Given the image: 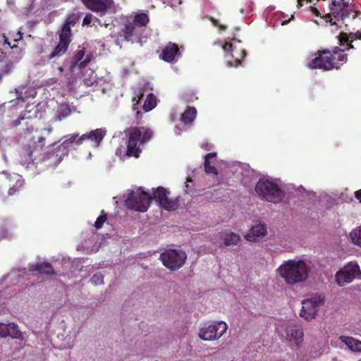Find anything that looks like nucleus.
<instances>
[{"mask_svg":"<svg viewBox=\"0 0 361 361\" xmlns=\"http://www.w3.org/2000/svg\"><path fill=\"white\" fill-rule=\"evenodd\" d=\"M212 22H213V24H214V25H216V26H217V25H218V24H217V23H218V22H217V20H216L212 19Z\"/></svg>","mask_w":361,"mask_h":361,"instance_id":"56","label":"nucleus"},{"mask_svg":"<svg viewBox=\"0 0 361 361\" xmlns=\"http://www.w3.org/2000/svg\"><path fill=\"white\" fill-rule=\"evenodd\" d=\"M224 322H215L204 324L200 329L199 337L204 341L219 339L227 330Z\"/></svg>","mask_w":361,"mask_h":361,"instance_id":"8","label":"nucleus"},{"mask_svg":"<svg viewBox=\"0 0 361 361\" xmlns=\"http://www.w3.org/2000/svg\"><path fill=\"white\" fill-rule=\"evenodd\" d=\"M4 73H2L1 72H0V82L1 81L3 77H4Z\"/></svg>","mask_w":361,"mask_h":361,"instance_id":"57","label":"nucleus"},{"mask_svg":"<svg viewBox=\"0 0 361 361\" xmlns=\"http://www.w3.org/2000/svg\"><path fill=\"white\" fill-rule=\"evenodd\" d=\"M78 20V16L74 13L70 15L67 18L59 33V44L52 51V52L47 56L49 61L54 62L56 59H58L66 53L68 46L71 42V28L76 24Z\"/></svg>","mask_w":361,"mask_h":361,"instance_id":"4","label":"nucleus"},{"mask_svg":"<svg viewBox=\"0 0 361 361\" xmlns=\"http://www.w3.org/2000/svg\"><path fill=\"white\" fill-rule=\"evenodd\" d=\"M93 18L95 19V20L99 21V19L95 17L94 18L91 13H87L83 18L82 25H89L92 23Z\"/></svg>","mask_w":361,"mask_h":361,"instance_id":"44","label":"nucleus"},{"mask_svg":"<svg viewBox=\"0 0 361 361\" xmlns=\"http://www.w3.org/2000/svg\"><path fill=\"white\" fill-rule=\"evenodd\" d=\"M1 173L9 182L15 183L14 184L11 183L9 185L10 188L8 191L9 195L15 194V192L24 185V180L19 174L15 173H11L6 171H3Z\"/></svg>","mask_w":361,"mask_h":361,"instance_id":"19","label":"nucleus"},{"mask_svg":"<svg viewBox=\"0 0 361 361\" xmlns=\"http://www.w3.org/2000/svg\"><path fill=\"white\" fill-rule=\"evenodd\" d=\"M11 235V233L6 228L0 227V240L9 238Z\"/></svg>","mask_w":361,"mask_h":361,"instance_id":"45","label":"nucleus"},{"mask_svg":"<svg viewBox=\"0 0 361 361\" xmlns=\"http://www.w3.org/2000/svg\"><path fill=\"white\" fill-rule=\"evenodd\" d=\"M23 39V34L21 33V32L18 31L16 34V36L13 37V41L15 42V44L16 42H18V41L21 40Z\"/></svg>","mask_w":361,"mask_h":361,"instance_id":"49","label":"nucleus"},{"mask_svg":"<svg viewBox=\"0 0 361 361\" xmlns=\"http://www.w3.org/2000/svg\"><path fill=\"white\" fill-rule=\"evenodd\" d=\"M361 278L360 267L355 262H350L336 274V279L338 285L344 286L350 283L355 279Z\"/></svg>","mask_w":361,"mask_h":361,"instance_id":"9","label":"nucleus"},{"mask_svg":"<svg viewBox=\"0 0 361 361\" xmlns=\"http://www.w3.org/2000/svg\"><path fill=\"white\" fill-rule=\"evenodd\" d=\"M92 56L90 54H85V49L79 47L73 56L70 59L69 69L74 71L75 68H83L90 62Z\"/></svg>","mask_w":361,"mask_h":361,"instance_id":"15","label":"nucleus"},{"mask_svg":"<svg viewBox=\"0 0 361 361\" xmlns=\"http://www.w3.org/2000/svg\"><path fill=\"white\" fill-rule=\"evenodd\" d=\"M3 39H4V43L5 44H8L11 49L16 50L17 56H12L11 58H14L15 62H18L23 57L22 50L18 47V45L16 44H11L8 38L6 35L3 36Z\"/></svg>","mask_w":361,"mask_h":361,"instance_id":"33","label":"nucleus"},{"mask_svg":"<svg viewBox=\"0 0 361 361\" xmlns=\"http://www.w3.org/2000/svg\"><path fill=\"white\" fill-rule=\"evenodd\" d=\"M350 238L355 245L361 247V226L352 231L350 233Z\"/></svg>","mask_w":361,"mask_h":361,"instance_id":"37","label":"nucleus"},{"mask_svg":"<svg viewBox=\"0 0 361 361\" xmlns=\"http://www.w3.org/2000/svg\"><path fill=\"white\" fill-rule=\"evenodd\" d=\"M66 62H69L70 63V59H67L66 61H64L63 66H66Z\"/></svg>","mask_w":361,"mask_h":361,"instance_id":"61","label":"nucleus"},{"mask_svg":"<svg viewBox=\"0 0 361 361\" xmlns=\"http://www.w3.org/2000/svg\"><path fill=\"white\" fill-rule=\"evenodd\" d=\"M223 49L226 52H230L233 51V44L231 43L226 42L224 46Z\"/></svg>","mask_w":361,"mask_h":361,"instance_id":"48","label":"nucleus"},{"mask_svg":"<svg viewBox=\"0 0 361 361\" xmlns=\"http://www.w3.org/2000/svg\"><path fill=\"white\" fill-rule=\"evenodd\" d=\"M318 56L310 59L307 63V67L310 69H322L329 71L334 68L338 69L341 66L347 61V54L344 53V49L338 47L334 48L332 51L325 49L318 51Z\"/></svg>","mask_w":361,"mask_h":361,"instance_id":"2","label":"nucleus"},{"mask_svg":"<svg viewBox=\"0 0 361 361\" xmlns=\"http://www.w3.org/2000/svg\"><path fill=\"white\" fill-rule=\"evenodd\" d=\"M181 99L184 102L189 103L194 102L195 99H197V97L195 96V94L192 90H188L184 91L182 93Z\"/></svg>","mask_w":361,"mask_h":361,"instance_id":"38","label":"nucleus"},{"mask_svg":"<svg viewBox=\"0 0 361 361\" xmlns=\"http://www.w3.org/2000/svg\"><path fill=\"white\" fill-rule=\"evenodd\" d=\"M309 270L308 266L302 259L288 260L278 268L281 276L290 285L305 281L309 276Z\"/></svg>","mask_w":361,"mask_h":361,"instance_id":"3","label":"nucleus"},{"mask_svg":"<svg viewBox=\"0 0 361 361\" xmlns=\"http://www.w3.org/2000/svg\"><path fill=\"white\" fill-rule=\"evenodd\" d=\"M197 111L195 107H188L181 116V120L185 123H191L195 118Z\"/></svg>","mask_w":361,"mask_h":361,"instance_id":"30","label":"nucleus"},{"mask_svg":"<svg viewBox=\"0 0 361 361\" xmlns=\"http://www.w3.org/2000/svg\"><path fill=\"white\" fill-rule=\"evenodd\" d=\"M341 46H345V49H353L352 42L355 39H361V30L349 34L341 32L338 37Z\"/></svg>","mask_w":361,"mask_h":361,"instance_id":"21","label":"nucleus"},{"mask_svg":"<svg viewBox=\"0 0 361 361\" xmlns=\"http://www.w3.org/2000/svg\"><path fill=\"white\" fill-rule=\"evenodd\" d=\"M255 191L259 197L273 203L281 202L284 196L283 190L276 183L265 178L258 180Z\"/></svg>","mask_w":361,"mask_h":361,"instance_id":"5","label":"nucleus"},{"mask_svg":"<svg viewBox=\"0 0 361 361\" xmlns=\"http://www.w3.org/2000/svg\"><path fill=\"white\" fill-rule=\"evenodd\" d=\"M5 111V106L4 104L0 105V115H2Z\"/></svg>","mask_w":361,"mask_h":361,"instance_id":"52","label":"nucleus"},{"mask_svg":"<svg viewBox=\"0 0 361 361\" xmlns=\"http://www.w3.org/2000/svg\"><path fill=\"white\" fill-rule=\"evenodd\" d=\"M92 12L103 16L109 12H114V0H80Z\"/></svg>","mask_w":361,"mask_h":361,"instance_id":"13","label":"nucleus"},{"mask_svg":"<svg viewBox=\"0 0 361 361\" xmlns=\"http://www.w3.org/2000/svg\"><path fill=\"white\" fill-rule=\"evenodd\" d=\"M355 197L361 202V189L355 192Z\"/></svg>","mask_w":361,"mask_h":361,"instance_id":"51","label":"nucleus"},{"mask_svg":"<svg viewBox=\"0 0 361 361\" xmlns=\"http://www.w3.org/2000/svg\"><path fill=\"white\" fill-rule=\"evenodd\" d=\"M326 22H329L331 23V25H335L336 23H331V20H326Z\"/></svg>","mask_w":361,"mask_h":361,"instance_id":"58","label":"nucleus"},{"mask_svg":"<svg viewBox=\"0 0 361 361\" xmlns=\"http://www.w3.org/2000/svg\"><path fill=\"white\" fill-rule=\"evenodd\" d=\"M142 33V28L136 26L135 23L128 20L123 24L120 35L121 37H123L124 39L126 41H130L132 43H137L140 42Z\"/></svg>","mask_w":361,"mask_h":361,"instance_id":"14","label":"nucleus"},{"mask_svg":"<svg viewBox=\"0 0 361 361\" xmlns=\"http://www.w3.org/2000/svg\"><path fill=\"white\" fill-rule=\"evenodd\" d=\"M220 28H221V30H226V27H225V26H224V25H221V26H220Z\"/></svg>","mask_w":361,"mask_h":361,"instance_id":"59","label":"nucleus"},{"mask_svg":"<svg viewBox=\"0 0 361 361\" xmlns=\"http://www.w3.org/2000/svg\"><path fill=\"white\" fill-rule=\"evenodd\" d=\"M106 214L104 212V211H102L101 215L99 217H97L94 223V227L97 229L101 228L104 223L106 221Z\"/></svg>","mask_w":361,"mask_h":361,"instance_id":"41","label":"nucleus"},{"mask_svg":"<svg viewBox=\"0 0 361 361\" xmlns=\"http://www.w3.org/2000/svg\"><path fill=\"white\" fill-rule=\"evenodd\" d=\"M71 114V110L69 107V106L66 104H63L60 106L59 111H58V115H57V119L59 121H62L63 119L66 118L68 116H70Z\"/></svg>","mask_w":361,"mask_h":361,"instance_id":"35","label":"nucleus"},{"mask_svg":"<svg viewBox=\"0 0 361 361\" xmlns=\"http://www.w3.org/2000/svg\"><path fill=\"white\" fill-rule=\"evenodd\" d=\"M90 282L94 286L102 285L104 283V274L100 272L96 273L90 279Z\"/></svg>","mask_w":361,"mask_h":361,"instance_id":"40","label":"nucleus"},{"mask_svg":"<svg viewBox=\"0 0 361 361\" xmlns=\"http://www.w3.org/2000/svg\"><path fill=\"white\" fill-rule=\"evenodd\" d=\"M149 17L146 13H137L135 16L134 19L132 23H135L136 26H139V27H141L144 30V27L147 25V24L149 23Z\"/></svg>","mask_w":361,"mask_h":361,"instance_id":"31","label":"nucleus"},{"mask_svg":"<svg viewBox=\"0 0 361 361\" xmlns=\"http://www.w3.org/2000/svg\"><path fill=\"white\" fill-rule=\"evenodd\" d=\"M106 134L105 128H97L82 135L83 140H90L94 142V146L97 147Z\"/></svg>","mask_w":361,"mask_h":361,"instance_id":"22","label":"nucleus"},{"mask_svg":"<svg viewBox=\"0 0 361 361\" xmlns=\"http://www.w3.org/2000/svg\"><path fill=\"white\" fill-rule=\"evenodd\" d=\"M217 238V244L219 247L235 245L240 240V236L238 233L229 231L219 233Z\"/></svg>","mask_w":361,"mask_h":361,"instance_id":"17","label":"nucleus"},{"mask_svg":"<svg viewBox=\"0 0 361 361\" xmlns=\"http://www.w3.org/2000/svg\"><path fill=\"white\" fill-rule=\"evenodd\" d=\"M128 136L127 145V155L128 157H135L138 158L141 149L140 145L141 143L142 129L138 127H131L126 130Z\"/></svg>","mask_w":361,"mask_h":361,"instance_id":"10","label":"nucleus"},{"mask_svg":"<svg viewBox=\"0 0 361 361\" xmlns=\"http://www.w3.org/2000/svg\"><path fill=\"white\" fill-rule=\"evenodd\" d=\"M354 10L351 5L348 4V6H345L343 9H342L337 17H334L338 20H344L347 18H350L351 15H353V18H355V15L354 14Z\"/></svg>","mask_w":361,"mask_h":361,"instance_id":"32","label":"nucleus"},{"mask_svg":"<svg viewBox=\"0 0 361 361\" xmlns=\"http://www.w3.org/2000/svg\"><path fill=\"white\" fill-rule=\"evenodd\" d=\"M64 141L57 146L61 149L62 154L68 155L69 151L73 149V145H80L83 142V136L79 135L78 133H73L63 137Z\"/></svg>","mask_w":361,"mask_h":361,"instance_id":"16","label":"nucleus"},{"mask_svg":"<svg viewBox=\"0 0 361 361\" xmlns=\"http://www.w3.org/2000/svg\"><path fill=\"white\" fill-rule=\"evenodd\" d=\"M152 196L149 192L138 188L136 190L130 191L125 200L128 209L139 212H146L152 202Z\"/></svg>","mask_w":361,"mask_h":361,"instance_id":"6","label":"nucleus"},{"mask_svg":"<svg viewBox=\"0 0 361 361\" xmlns=\"http://www.w3.org/2000/svg\"><path fill=\"white\" fill-rule=\"evenodd\" d=\"M348 2L345 1V0H331L330 10L332 15L334 17H337L340 11L343 9L345 6H348Z\"/></svg>","mask_w":361,"mask_h":361,"instance_id":"29","label":"nucleus"},{"mask_svg":"<svg viewBox=\"0 0 361 361\" xmlns=\"http://www.w3.org/2000/svg\"><path fill=\"white\" fill-rule=\"evenodd\" d=\"M25 116H19L16 120L13 121L15 126H18L20 124L22 120H24Z\"/></svg>","mask_w":361,"mask_h":361,"instance_id":"50","label":"nucleus"},{"mask_svg":"<svg viewBox=\"0 0 361 361\" xmlns=\"http://www.w3.org/2000/svg\"><path fill=\"white\" fill-rule=\"evenodd\" d=\"M241 183L245 186H248L255 178V171L246 164H241Z\"/></svg>","mask_w":361,"mask_h":361,"instance_id":"25","label":"nucleus"},{"mask_svg":"<svg viewBox=\"0 0 361 361\" xmlns=\"http://www.w3.org/2000/svg\"><path fill=\"white\" fill-rule=\"evenodd\" d=\"M8 331L9 334L8 336L11 337L12 338L18 339L20 341H25L24 333L20 331L18 329V326L15 323H9L8 324Z\"/></svg>","mask_w":361,"mask_h":361,"instance_id":"28","label":"nucleus"},{"mask_svg":"<svg viewBox=\"0 0 361 361\" xmlns=\"http://www.w3.org/2000/svg\"><path fill=\"white\" fill-rule=\"evenodd\" d=\"M8 334H9L8 324H5L0 323V336L2 338H6L8 336Z\"/></svg>","mask_w":361,"mask_h":361,"instance_id":"43","label":"nucleus"},{"mask_svg":"<svg viewBox=\"0 0 361 361\" xmlns=\"http://www.w3.org/2000/svg\"><path fill=\"white\" fill-rule=\"evenodd\" d=\"M44 145V137H33L28 145L24 147L20 152V164L26 169L33 170L35 173H38L61 163L66 154H62L56 142L53 143L47 152L39 154Z\"/></svg>","mask_w":361,"mask_h":361,"instance_id":"1","label":"nucleus"},{"mask_svg":"<svg viewBox=\"0 0 361 361\" xmlns=\"http://www.w3.org/2000/svg\"><path fill=\"white\" fill-rule=\"evenodd\" d=\"M178 54V46L173 43H169L163 49L160 58L166 62H172Z\"/></svg>","mask_w":361,"mask_h":361,"instance_id":"23","label":"nucleus"},{"mask_svg":"<svg viewBox=\"0 0 361 361\" xmlns=\"http://www.w3.org/2000/svg\"><path fill=\"white\" fill-rule=\"evenodd\" d=\"M339 340L345 343L348 348L354 352H361V341L350 336H341Z\"/></svg>","mask_w":361,"mask_h":361,"instance_id":"26","label":"nucleus"},{"mask_svg":"<svg viewBox=\"0 0 361 361\" xmlns=\"http://www.w3.org/2000/svg\"><path fill=\"white\" fill-rule=\"evenodd\" d=\"M242 53H243V56H245V54H246L245 51V50H243V51H242Z\"/></svg>","mask_w":361,"mask_h":361,"instance_id":"62","label":"nucleus"},{"mask_svg":"<svg viewBox=\"0 0 361 361\" xmlns=\"http://www.w3.org/2000/svg\"><path fill=\"white\" fill-rule=\"evenodd\" d=\"M216 157V152H211L205 155L204 157V171L208 174H214L217 175L218 171L216 169V167L210 165V159L215 158Z\"/></svg>","mask_w":361,"mask_h":361,"instance_id":"27","label":"nucleus"},{"mask_svg":"<svg viewBox=\"0 0 361 361\" xmlns=\"http://www.w3.org/2000/svg\"><path fill=\"white\" fill-rule=\"evenodd\" d=\"M201 147L204 150L209 151L213 148V145L206 141L201 144Z\"/></svg>","mask_w":361,"mask_h":361,"instance_id":"47","label":"nucleus"},{"mask_svg":"<svg viewBox=\"0 0 361 361\" xmlns=\"http://www.w3.org/2000/svg\"><path fill=\"white\" fill-rule=\"evenodd\" d=\"M186 258V253L178 249H168L159 256L164 266L171 271H176L182 267Z\"/></svg>","mask_w":361,"mask_h":361,"instance_id":"7","label":"nucleus"},{"mask_svg":"<svg viewBox=\"0 0 361 361\" xmlns=\"http://www.w3.org/2000/svg\"><path fill=\"white\" fill-rule=\"evenodd\" d=\"M157 105V98L152 94L150 93L148 94L147 99L145 101V104L143 105V109L145 111H149L153 109Z\"/></svg>","mask_w":361,"mask_h":361,"instance_id":"34","label":"nucleus"},{"mask_svg":"<svg viewBox=\"0 0 361 361\" xmlns=\"http://www.w3.org/2000/svg\"><path fill=\"white\" fill-rule=\"evenodd\" d=\"M285 332L286 339L296 345L300 343L303 340V331L300 326L288 325L286 327Z\"/></svg>","mask_w":361,"mask_h":361,"instance_id":"18","label":"nucleus"},{"mask_svg":"<svg viewBox=\"0 0 361 361\" xmlns=\"http://www.w3.org/2000/svg\"><path fill=\"white\" fill-rule=\"evenodd\" d=\"M90 315V311L85 307H78L74 312V317L78 318V319H82L83 321L87 319Z\"/></svg>","mask_w":361,"mask_h":361,"instance_id":"36","label":"nucleus"},{"mask_svg":"<svg viewBox=\"0 0 361 361\" xmlns=\"http://www.w3.org/2000/svg\"><path fill=\"white\" fill-rule=\"evenodd\" d=\"M58 70H59L60 72H62V71H63V70H64V67H63V66H59V67L58 68Z\"/></svg>","mask_w":361,"mask_h":361,"instance_id":"55","label":"nucleus"},{"mask_svg":"<svg viewBox=\"0 0 361 361\" xmlns=\"http://www.w3.org/2000/svg\"><path fill=\"white\" fill-rule=\"evenodd\" d=\"M267 233L266 226L262 224H258L250 228V232L245 238L248 241L258 242L267 235Z\"/></svg>","mask_w":361,"mask_h":361,"instance_id":"20","label":"nucleus"},{"mask_svg":"<svg viewBox=\"0 0 361 361\" xmlns=\"http://www.w3.org/2000/svg\"><path fill=\"white\" fill-rule=\"evenodd\" d=\"M241 63V61L238 59H235L233 62L231 61H228L227 63H226V65L228 67H233V66H235V67H237Z\"/></svg>","mask_w":361,"mask_h":361,"instance_id":"46","label":"nucleus"},{"mask_svg":"<svg viewBox=\"0 0 361 361\" xmlns=\"http://www.w3.org/2000/svg\"><path fill=\"white\" fill-rule=\"evenodd\" d=\"M312 12L317 16H319V11L316 8H312Z\"/></svg>","mask_w":361,"mask_h":361,"instance_id":"53","label":"nucleus"},{"mask_svg":"<svg viewBox=\"0 0 361 361\" xmlns=\"http://www.w3.org/2000/svg\"><path fill=\"white\" fill-rule=\"evenodd\" d=\"M324 304V299L321 296H314L302 301V307L300 315L309 321L315 318L319 307Z\"/></svg>","mask_w":361,"mask_h":361,"instance_id":"11","label":"nucleus"},{"mask_svg":"<svg viewBox=\"0 0 361 361\" xmlns=\"http://www.w3.org/2000/svg\"><path fill=\"white\" fill-rule=\"evenodd\" d=\"M29 271H37L42 274H45L49 275V276L56 275V273L54 272L52 266L51 265L50 263H48V262L30 264L29 265Z\"/></svg>","mask_w":361,"mask_h":361,"instance_id":"24","label":"nucleus"},{"mask_svg":"<svg viewBox=\"0 0 361 361\" xmlns=\"http://www.w3.org/2000/svg\"><path fill=\"white\" fill-rule=\"evenodd\" d=\"M325 18H331V16H330V15H328V16H326Z\"/></svg>","mask_w":361,"mask_h":361,"instance_id":"63","label":"nucleus"},{"mask_svg":"<svg viewBox=\"0 0 361 361\" xmlns=\"http://www.w3.org/2000/svg\"><path fill=\"white\" fill-rule=\"evenodd\" d=\"M78 333H79V329L73 330V336L75 337Z\"/></svg>","mask_w":361,"mask_h":361,"instance_id":"54","label":"nucleus"},{"mask_svg":"<svg viewBox=\"0 0 361 361\" xmlns=\"http://www.w3.org/2000/svg\"><path fill=\"white\" fill-rule=\"evenodd\" d=\"M169 192L162 187H158L153 192V199L163 209L167 211H174L178 207V197L170 199L169 197Z\"/></svg>","mask_w":361,"mask_h":361,"instance_id":"12","label":"nucleus"},{"mask_svg":"<svg viewBox=\"0 0 361 361\" xmlns=\"http://www.w3.org/2000/svg\"><path fill=\"white\" fill-rule=\"evenodd\" d=\"M298 4H300L301 5V1L302 0H298Z\"/></svg>","mask_w":361,"mask_h":361,"instance_id":"64","label":"nucleus"},{"mask_svg":"<svg viewBox=\"0 0 361 361\" xmlns=\"http://www.w3.org/2000/svg\"><path fill=\"white\" fill-rule=\"evenodd\" d=\"M12 59H13V61L6 63L5 66L1 71L2 73H4V75H8L9 73H11V71L13 68L14 63H16L14 61V58H12Z\"/></svg>","mask_w":361,"mask_h":361,"instance_id":"42","label":"nucleus"},{"mask_svg":"<svg viewBox=\"0 0 361 361\" xmlns=\"http://www.w3.org/2000/svg\"><path fill=\"white\" fill-rule=\"evenodd\" d=\"M142 129V136H141V143L145 144L149 141V140L152 137V131L150 129L145 128L144 127H140Z\"/></svg>","mask_w":361,"mask_h":361,"instance_id":"39","label":"nucleus"},{"mask_svg":"<svg viewBox=\"0 0 361 361\" xmlns=\"http://www.w3.org/2000/svg\"><path fill=\"white\" fill-rule=\"evenodd\" d=\"M66 62H69L70 63V59H67L66 61H64L63 66H66Z\"/></svg>","mask_w":361,"mask_h":361,"instance_id":"60","label":"nucleus"}]
</instances>
